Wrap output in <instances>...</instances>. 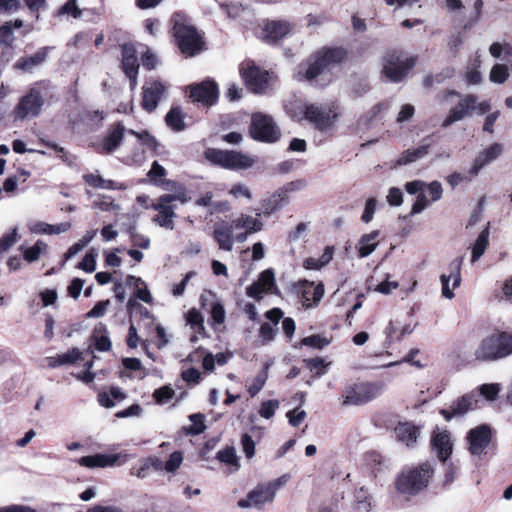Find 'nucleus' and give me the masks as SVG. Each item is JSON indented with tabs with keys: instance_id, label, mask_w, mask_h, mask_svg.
<instances>
[{
	"instance_id": "obj_1",
	"label": "nucleus",
	"mask_w": 512,
	"mask_h": 512,
	"mask_svg": "<svg viewBox=\"0 0 512 512\" xmlns=\"http://www.w3.org/2000/svg\"><path fill=\"white\" fill-rule=\"evenodd\" d=\"M346 51L340 47L323 48L313 55L307 64L297 67L296 78L315 86H325L332 81V68L342 62Z\"/></svg>"
},
{
	"instance_id": "obj_2",
	"label": "nucleus",
	"mask_w": 512,
	"mask_h": 512,
	"mask_svg": "<svg viewBox=\"0 0 512 512\" xmlns=\"http://www.w3.org/2000/svg\"><path fill=\"white\" fill-rule=\"evenodd\" d=\"M435 475V467L429 461L404 467L395 480L396 491L406 498L422 494Z\"/></svg>"
},
{
	"instance_id": "obj_3",
	"label": "nucleus",
	"mask_w": 512,
	"mask_h": 512,
	"mask_svg": "<svg viewBox=\"0 0 512 512\" xmlns=\"http://www.w3.org/2000/svg\"><path fill=\"white\" fill-rule=\"evenodd\" d=\"M173 35L182 54L194 56L202 50L203 41L196 28L190 24L187 16L176 12L172 16Z\"/></svg>"
},
{
	"instance_id": "obj_4",
	"label": "nucleus",
	"mask_w": 512,
	"mask_h": 512,
	"mask_svg": "<svg viewBox=\"0 0 512 512\" xmlns=\"http://www.w3.org/2000/svg\"><path fill=\"white\" fill-rule=\"evenodd\" d=\"M512 354V334H491L480 342L474 352L476 360L495 361Z\"/></svg>"
},
{
	"instance_id": "obj_5",
	"label": "nucleus",
	"mask_w": 512,
	"mask_h": 512,
	"mask_svg": "<svg viewBox=\"0 0 512 512\" xmlns=\"http://www.w3.org/2000/svg\"><path fill=\"white\" fill-rule=\"evenodd\" d=\"M289 113L295 121L307 120L318 130L330 128L337 116L329 107L301 103L291 106Z\"/></svg>"
},
{
	"instance_id": "obj_6",
	"label": "nucleus",
	"mask_w": 512,
	"mask_h": 512,
	"mask_svg": "<svg viewBox=\"0 0 512 512\" xmlns=\"http://www.w3.org/2000/svg\"><path fill=\"white\" fill-rule=\"evenodd\" d=\"M46 88L43 82H37L28 89L13 109L12 114L15 121L34 118L41 113Z\"/></svg>"
},
{
	"instance_id": "obj_7",
	"label": "nucleus",
	"mask_w": 512,
	"mask_h": 512,
	"mask_svg": "<svg viewBox=\"0 0 512 512\" xmlns=\"http://www.w3.org/2000/svg\"><path fill=\"white\" fill-rule=\"evenodd\" d=\"M289 481V475H282L270 482L257 485L246 498L238 501L240 508H262L274 500L276 491Z\"/></svg>"
},
{
	"instance_id": "obj_8",
	"label": "nucleus",
	"mask_w": 512,
	"mask_h": 512,
	"mask_svg": "<svg viewBox=\"0 0 512 512\" xmlns=\"http://www.w3.org/2000/svg\"><path fill=\"white\" fill-rule=\"evenodd\" d=\"M207 160L229 170H242L252 167L256 160L248 154L233 150L208 149Z\"/></svg>"
},
{
	"instance_id": "obj_9",
	"label": "nucleus",
	"mask_w": 512,
	"mask_h": 512,
	"mask_svg": "<svg viewBox=\"0 0 512 512\" xmlns=\"http://www.w3.org/2000/svg\"><path fill=\"white\" fill-rule=\"evenodd\" d=\"M384 391V384L381 382H365L355 384L346 389L342 395L343 405H364L377 397Z\"/></svg>"
},
{
	"instance_id": "obj_10",
	"label": "nucleus",
	"mask_w": 512,
	"mask_h": 512,
	"mask_svg": "<svg viewBox=\"0 0 512 512\" xmlns=\"http://www.w3.org/2000/svg\"><path fill=\"white\" fill-rule=\"evenodd\" d=\"M458 97L457 104L452 107L447 116L441 123L442 128H448L454 123L463 120L467 117L470 111L475 110L476 107V96L472 94L461 96V94L455 90H449L442 96V101H447L449 97Z\"/></svg>"
},
{
	"instance_id": "obj_11",
	"label": "nucleus",
	"mask_w": 512,
	"mask_h": 512,
	"mask_svg": "<svg viewBox=\"0 0 512 512\" xmlns=\"http://www.w3.org/2000/svg\"><path fill=\"white\" fill-rule=\"evenodd\" d=\"M250 133L255 140L267 143H273L280 137V131L273 118L261 112L252 115Z\"/></svg>"
},
{
	"instance_id": "obj_12",
	"label": "nucleus",
	"mask_w": 512,
	"mask_h": 512,
	"mask_svg": "<svg viewBox=\"0 0 512 512\" xmlns=\"http://www.w3.org/2000/svg\"><path fill=\"white\" fill-rule=\"evenodd\" d=\"M415 58L404 56L396 52L388 53L384 58L383 71L392 82H400L414 67Z\"/></svg>"
},
{
	"instance_id": "obj_13",
	"label": "nucleus",
	"mask_w": 512,
	"mask_h": 512,
	"mask_svg": "<svg viewBox=\"0 0 512 512\" xmlns=\"http://www.w3.org/2000/svg\"><path fill=\"white\" fill-rule=\"evenodd\" d=\"M240 73L251 92L262 94L267 90L270 76L266 70H262L253 62L247 61L240 65Z\"/></svg>"
},
{
	"instance_id": "obj_14",
	"label": "nucleus",
	"mask_w": 512,
	"mask_h": 512,
	"mask_svg": "<svg viewBox=\"0 0 512 512\" xmlns=\"http://www.w3.org/2000/svg\"><path fill=\"white\" fill-rule=\"evenodd\" d=\"M491 437L492 433L488 425L483 424L470 429L466 436L469 452L474 456L485 454Z\"/></svg>"
},
{
	"instance_id": "obj_15",
	"label": "nucleus",
	"mask_w": 512,
	"mask_h": 512,
	"mask_svg": "<svg viewBox=\"0 0 512 512\" xmlns=\"http://www.w3.org/2000/svg\"><path fill=\"white\" fill-rule=\"evenodd\" d=\"M462 261V257L452 260L447 267V273H443L440 276L442 296L446 299L454 298L455 294L453 290L458 288L461 284Z\"/></svg>"
},
{
	"instance_id": "obj_16",
	"label": "nucleus",
	"mask_w": 512,
	"mask_h": 512,
	"mask_svg": "<svg viewBox=\"0 0 512 512\" xmlns=\"http://www.w3.org/2000/svg\"><path fill=\"white\" fill-rule=\"evenodd\" d=\"M126 128L121 122L113 124L107 131L104 138L94 145L96 152L100 154H111L116 151L122 143Z\"/></svg>"
},
{
	"instance_id": "obj_17",
	"label": "nucleus",
	"mask_w": 512,
	"mask_h": 512,
	"mask_svg": "<svg viewBox=\"0 0 512 512\" xmlns=\"http://www.w3.org/2000/svg\"><path fill=\"white\" fill-rule=\"evenodd\" d=\"M133 458L132 455L129 454H95L90 456H84L79 459V464L81 466H85L88 468H95V467H111L114 465H123L128 460Z\"/></svg>"
},
{
	"instance_id": "obj_18",
	"label": "nucleus",
	"mask_w": 512,
	"mask_h": 512,
	"mask_svg": "<svg viewBox=\"0 0 512 512\" xmlns=\"http://www.w3.org/2000/svg\"><path fill=\"white\" fill-rule=\"evenodd\" d=\"M122 50V69L130 81V88L134 90L137 86L139 62L137 51L131 44H124Z\"/></svg>"
},
{
	"instance_id": "obj_19",
	"label": "nucleus",
	"mask_w": 512,
	"mask_h": 512,
	"mask_svg": "<svg viewBox=\"0 0 512 512\" xmlns=\"http://www.w3.org/2000/svg\"><path fill=\"white\" fill-rule=\"evenodd\" d=\"M190 98L193 101L201 103L205 106H211L218 99V87L214 81H203L199 84L191 86Z\"/></svg>"
},
{
	"instance_id": "obj_20",
	"label": "nucleus",
	"mask_w": 512,
	"mask_h": 512,
	"mask_svg": "<svg viewBox=\"0 0 512 512\" xmlns=\"http://www.w3.org/2000/svg\"><path fill=\"white\" fill-rule=\"evenodd\" d=\"M324 296V285L304 280L300 283V303L306 308L316 307Z\"/></svg>"
},
{
	"instance_id": "obj_21",
	"label": "nucleus",
	"mask_w": 512,
	"mask_h": 512,
	"mask_svg": "<svg viewBox=\"0 0 512 512\" xmlns=\"http://www.w3.org/2000/svg\"><path fill=\"white\" fill-rule=\"evenodd\" d=\"M477 402V394L472 392L455 400L449 409H441L440 414L449 421L455 416H463L468 411L474 409Z\"/></svg>"
},
{
	"instance_id": "obj_22",
	"label": "nucleus",
	"mask_w": 512,
	"mask_h": 512,
	"mask_svg": "<svg viewBox=\"0 0 512 512\" xmlns=\"http://www.w3.org/2000/svg\"><path fill=\"white\" fill-rule=\"evenodd\" d=\"M167 87L160 81H153L143 86L142 107L152 112L165 95Z\"/></svg>"
},
{
	"instance_id": "obj_23",
	"label": "nucleus",
	"mask_w": 512,
	"mask_h": 512,
	"mask_svg": "<svg viewBox=\"0 0 512 512\" xmlns=\"http://www.w3.org/2000/svg\"><path fill=\"white\" fill-rule=\"evenodd\" d=\"M151 208L157 211V215L153 218L154 223L165 229H174V219L176 218L175 206L167 201L162 202V196H160L151 205Z\"/></svg>"
},
{
	"instance_id": "obj_24",
	"label": "nucleus",
	"mask_w": 512,
	"mask_h": 512,
	"mask_svg": "<svg viewBox=\"0 0 512 512\" xmlns=\"http://www.w3.org/2000/svg\"><path fill=\"white\" fill-rule=\"evenodd\" d=\"M432 449L440 461L445 462L451 455L453 443L447 430L437 428L431 438Z\"/></svg>"
},
{
	"instance_id": "obj_25",
	"label": "nucleus",
	"mask_w": 512,
	"mask_h": 512,
	"mask_svg": "<svg viewBox=\"0 0 512 512\" xmlns=\"http://www.w3.org/2000/svg\"><path fill=\"white\" fill-rule=\"evenodd\" d=\"M234 231H236L232 222L221 221L214 225L213 237L221 250L232 251L234 246Z\"/></svg>"
},
{
	"instance_id": "obj_26",
	"label": "nucleus",
	"mask_w": 512,
	"mask_h": 512,
	"mask_svg": "<svg viewBox=\"0 0 512 512\" xmlns=\"http://www.w3.org/2000/svg\"><path fill=\"white\" fill-rule=\"evenodd\" d=\"M502 152L503 148L500 144L494 143L490 145L487 149L477 155L469 171L470 174L477 175L484 166L498 158Z\"/></svg>"
},
{
	"instance_id": "obj_27",
	"label": "nucleus",
	"mask_w": 512,
	"mask_h": 512,
	"mask_svg": "<svg viewBox=\"0 0 512 512\" xmlns=\"http://www.w3.org/2000/svg\"><path fill=\"white\" fill-rule=\"evenodd\" d=\"M292 30V26L285 20H276L268 22L263 28V36L267 42H276Z\"/></svg>"
},
{
	"instance_id": "obj_28",
	"label": "nucleus",
	"mask_w": 512,
	"mask_h": 512,
	"mask_svg": "<svg viewBox=\"0 0 512 512\" xmlns=\"http://www.w3.org/2000/svg\"><path fill=\"white\" fill-rule=\"evenodd\" d=\"M394 432L396 439L406 446L414 445L419 436V428L408 422L399 423Z\"/></svg>"
},
{
	"instance_id": "obj_29",
	"label": "nucleus",
	"mask_w": 512,
	"mask_h": 512,
	"mask_svg": "<svg viewBox=\"0 0 512 512\" xmlns=\"http://www.w3.org/2000/svg\"><path fill=\"white\" fill-rule=\"evenodd\" d=\"M186 322L193 330V335L190 337V341L192 343H196L205 335L204 318L196 308H192L186 314Z\"/></svg>"
},
{
	"instance_id": "obj_30",
	"label": "nucleus",
	"mask_w": 512,
	"mask_h": 512,
	"mask_svg": "<svg viewBox=\"0 0 512 512\" xmlns=\"http://www.w3.org/2000/svg\"><path fill=\"white\" fill-rule=\"evenodd\" d=\"M47 57L46 49H42L37 51L31 56L22 57L18 59L14 67L18 70H22L24 72H31L35 67L39 66L41 63L45 61Z\"/></svg>"
},
{
	"instance_id": "obj_31",
	"label": "nucleus",
	"mask_w": 512,
	"mask_h": 512,
	"mask_svg": "<svg viewBox=\"0 0 512 512\" xmlns=\"http://www.w3.org/2000/svg\"><path fill=\"white\" fill-rule=\"evenodd\" d=\"M83 179L88 185L94 188H101L107 190H125L127 188V186L123 183L104 179L98 174H85L83 176Z\"/></svg>"
},
{
	"instance_id": "obj_32",
	"label": "nucleus",
	"mask_w": 512,
	"mask_h": 512,
	"mask_svg": "<svg viewBox=\"0 0 512 512\" xmlns=\"http://www.w3.org/2000/svg\"><path fill=\"white\" fill-rule=\"evenodd\" d=\"M379 231L364 234L358 242V253L360 258H365L372 254L378 246Z\"/></svg>"
},
{
	"instance_id": "obj_33",
	"label": "nucleus",
	"mask_w": 512,
	"mask_h": 512,
	"mask_svg": "<svg viewBox=\"0 0 512 512\" xmlns=\"http://www.w3.org/2000/svg\"><path fill=\"white\" fill-rule=\"evenodd\" d=\"M236 230H243L248 233H255L262 229V222L257 217L241 214L232 221Z\"/></svg>"
},
{
	"instance_id": "obj_34",
	"label": "nucleus",
	"mask_w": 512,
	"mask_h": 512,
	"mask_svg": "<svg viewBox=\"0 0 512 512\" xmlns=\"http://www.w3.org/2000/svg\"><path fill=\"white\" fill-rule=\"evenodd\" d=\"M430 144H423L414 149L405 150L397 159V165H407L422 159L429 153Z\"/></svg>"
},
{
	"instance_id": "obj_35",
	"label": "nucleus",
	"mask_w": 512,
	"mask_h": 512,
	"mask_svg": "<svg viewBox=\"0 0 512 512\" xmlns=\"http://www.w3.org/2000/svg\"><path fill=\"white\" fill-rule=\"evenodd\" d=\"M165 176L166 169L157 161H154L147 173V177L149 178L150 182L155 186H161L163 188L169 185L175 186V182L165 179Z\"/></svg>"
},
{
	"instance_id": "obj_36",
	"label": "nucleus",
	"mask_w": 512,
	"mask_h": 512,
	"mask_svg": "<svg viewBox=\"0 0 512 512\" xmlns=\"http://www.w3.org/2000/svg\"><path fill=\"white\" fill-rule=\"evenodd\" d=\"M334 248L327 246L319 258L309 257L304 261V267L309 270H318L327 265L332 259Z\"/></svg>"
},
{
	"instance_id": "obj_37",
	"label": "nucleus",
	"mask_w": 512,
	"mask_h": 512,
	"mask_svg": "<svg viewBox=\"0 0 512 512\" xmlns=\"http://www.w3.org/2000/svg\"><path fill=\"white\" fill-rule=\"evenodd\" d=\"M489 245V229L486 227L477 237L474 244L471 246L472 250V263L477 262L485 253Z\"/></svg>"
},
{
	"instance_id": "obj_38",
	"label": "nucleus",
	"mask_w": 512,
	"mask_h": 512,
	"mask_svg": "<svg viewBox=\"0 0 512 512\" xmlns=\"http://www.w3.org/2000/svg\"><path fill=\"white\" fill-rule=\"evenodd\" d=\"M106 332V327L103 324L97 325L93 331L91 338L98 351L104 352L111 349V341Z\"/></svg>"
},
{
	"instance_id": "obj_39",
	"label": "nucleus",
	"mask_w": 512,
	"mask_h": 512,
	"mask_svg": "<svg viewBox=\"0 0 512 512\" xmlns=\"http://www.w3.org/2000/svg\"><path fill=\"white\" fill-rule=\"evenodd\" d=\"M81 358V352L77 348H73L70 351L57 355L49 359L50 367H58L66 364L75 363Z\"/></svg>"
},
{
	"instance_id": "obj_40",
	"label": "nucleus",
	"mask_w": 512,
	"mask_h": 512,
	"mask_svg": "<svg viewBox=\"0 0 512 512\" xmlns=\"http://www.w3.org/2000/svg\"><path fill=\"white\" fill-rule=\"evenodd\" d=\"M365 461L367 465L371 467L375 475H377V473H380L385 469H388L387 460L381 453L377 451L368 452L365 456Z\"/></svg>"
},
{
	"instance_id": "obj_41",
	"label": "nucleus",
	"mask_w": 512,
	"mask_h": 512,
	"mask_svg": "<svg viewBox=\"0 0 512 512\" xmlns=\"http://www.w3.org/2000/svg\"><path fill=\"white\" fill-rule=\"evenodd\" d=\"M166 124L174 131H182L185 129L184 116L180 107H173L167 113Z\"/></svg>"
},
{
	"instance_id": "obj_42",
	"label": "nucleus",
	"mask_w": 512,
	"mask_h": 512,
	"mask_svg": "<svg viewBox=\"0 0 512 512\" xmlns=\"http://www.w3.org/2000/svg\"><path fill=\"white\" fill-rule=\"evenodd\" d=\"M22 20L8 21L0 26V44L10 45L14 41L13 29L21 28Z\"/></svg>"
},
{
	"instance_id": "obj_43",
	"label": "nucleus",
	"mask_w": 512,
	"mask_h": 512,
	"mask_svg": "<svg viewBox=\"0 0 512 512\" xmlns=\"http://www.w3.org/2000/svg\"><path fill=\"white\" fill-rule=\"evenodd\" d=\"M164 189L175 190V193L162 195V202L167 201L168 203L171 204L173 201H179L184 204L190 200V197L187 195L186 188L178 185L176 182L175 186L169 185L167 187H164Z\"/></svg>"
},
{
	"instance_id": "obj_44",
	"label": "nucleus",
	"mask_w": 512,
	"mask_h": 512,
	"mask_svg": "<svg viewBox=\"0 0 512 512\" xmlns=\"http://www.w3.org/2000/svg\"><path fill=\"white\" fill-rule=\"evenodd\" d=\"M268 368L269 365L265 364L254 377L251 385L248 387V393L250 394L251 397H255L264 387L268 379Z\"/></svg>"
},
{
	"instance_id": "obj_45",
	"label": "nucleus",
	"mask_w": 512,
	"mask_h": 512,
	"mask_svg": "<svg viewBox=\"0 0 512 512\" xmlns=\"http://www.w3.org/2000/svg\"><path fill=\"white\" fill-rule=\"evenodd\" d=\"M128 134L134 135L138 138L140 144L145 146L148 150L153 152H157V148L159 147V143L157 140L147 131L143 130L141 132H137L135 130L129 129L127 131Z\"/></svg>"
},
{
	"instance_id": "obj_46",
	"label": "nucleus",
	"mask_w": 512,
	"mask_h": 512,
	"mask_svg": "<svg viewBox=\"0 0 512 512\" xmlns=\"http://www.w3.org/2000/svg\"><path fill=\"white\" fill-rule=\"evenodd\" d=\"M217 459L224 464L232 466L233 471L239 469L238 457L234 447H226L225 449L218 451Z\"/></svg>"
},
{
	"instance_id": "obj_47",
	"label": "nucleus",
	"mask_w": 512,
	"mask_h": 512,
	"mask_svg": "<svg viewBox=\"0 0 512 512\" xmlns=\"http://www.w3.org/2000/svg\"><path fill=\"white\" fill-rule=\"evenodd\" d=\"M189 420L193 423L192 426L186 428L187 434L190 435H199L203 433L206 429L205 426V416L201 413L191 414L189 416Z\"/></svg>"
},
{
	"instance_id": "obj_48",
	"label": "nucleus",
	"mask_w": 512,
	"mask_h": 512,
	"mask_svg": "<svg viewBox=\"0 0 512 512\" xmlns=\"http://www.w3.org/2000/svg\"><path fill=\"white\" fill-rule=\"evenodd\" d=\"M47 249V244L42 240H38L32 247L24 250V259L31 263L39 259L41 253Z\"/></svg>"
},
{
	"instance_id": "obj_49",
	"label": "nucleus",
	"mask_w": 512,
	"mask_h": 512,
	"mask_svg": "<svg viewBox=\"0 0 512 512\" xmlns=\"http://www.w3.org/2000/svg\"><path fill=\"white\" fill-rule=\"evenodd\" d=\"M278 333V327H275L269 322H265L261 325L259 330V336L263 345L272 342Z\"/></svg>"
},
{
	"instance_id": "obj_50",
	"label": "nucleus",
	"mask_w": 512,
	"mask_h": 512,
	"mask_svg": "<svg viewBox=\"0 0 512 512\" xmlns=\"http://www.w3.org/2000/svg\"><path fill=\"white\" fill-rule=\"evenodd\" d=\"M501 389L502 387L499 383L483 384L479 387V395L488 401H493L497 398Z\"/></svg>"
},
{
	"instance_id": "obj_51",
	"label": "nucleus",
	"mask_w": 512,
	"mask_h": 512,
	"mask_svg": "<svg viewBox=\"0 0 512 512\" xmlns=\"http://www.w3.org/2000/svg\"><path fill=\"white\" fill-rule=\"evenodd\" d=\"M371 496L364 487H360L355 492V500L358 504V508L363 512H368L371 507Z\"/></svg>"
},
{
	"instance_id": "obj_52",
	"label": "nucleus",
	"mask_w": 512,
	"mask_h": 512,
	"mask_svg": "<svg viewBox=\"0 0 512 512\" xmlns=\"http://www.w3.org/2000/svg\"><path fill=\"white\" fill-rule=\"evenodd\" d=\"M508 68L504 64H495L490 72V80L494 83H504L508 78Z\"/></svg>"
},
{
	"instance_id": "obj_53",
	"label": "nucleus",
	"mask_w": 512,
	"mask_h": 512,
	"mask_svg": "<svg viewBox=\"0 0 512 512\" xmlns=\"http://www.w3.org/2000/svg\"><path fill=\"white\" fill-rule=\"evenodd\" d=\"M279 401L278 400H268L264 401L261 404L259 414L261 417L265 419H270L274 416L276 410L279 408Z\"/></svg>"
},
{
	"instance_id": "obj_54",
	"label": "nucleus",
	"mask_w": 512,
	"mask_h": 512,
	"mask_svg": "<svg viewBox=\"0 0 512 512\" xmlns=\"http://www.w3.org/2000/svg\"><path fill=\"white\" fill-rule=\"evenodd\" d=\"M329 344V341L320 335H311L301 340V345L315 349H322Z\"/></svg>"
},
{
	"instance_id": "obj_55",
	"label": "nucleus",
	"mask_w": 512,
	"mask_h": 512,
	"mask_svg": "<svg viewBox=\"0 0 512 512\" xmlns=\"http://www.w3.org/2000/svg\"><path fill=\"white\" fill-rule=\"evenodd\" d=\"M174 394L175 392L171 387L164 386L156 389L153 393V397L158 404H165L173 398Z\"/></svg>"
},
{
	"instance_id": "obj_56",
	"label": "nucleus",
	"mask_w": 512,
	"mask_h": 512,
	"mask_svg": "<svg viewBox=\"0 0 512 512\" xmlns=\"http://www.w3.org/2000/svg\"><path fill=\"white\" fill-rule=\"evenodd\" d=\"M266 290L267 293H271L275 286V278L272 270L267 269L260 274L259 280L257 281Z\"/></svg>"
},
{
	"instance_id": "obj_57",
	"label": "nucleus",
	"mask_w": 512,
	"mask_h": 512,
	"mask_svg": "<svg viewBox=\"0 0 512 512\" xmlns=\"http://www.w3.org/2000/svg\"><path fill=\"white\" fill-rule=\"evenodd\" d=\"M183 455L179 451L173 452L168 460L165 462V471L168 473H174L182 464Z\"/></svg>"
},
{
	"instance_id": "obj_58",
	"label": "nucleus",
	"mask_w": 512,
	"mask_h": 512,
	"mask_svg": "<svg viewBox=\"0 0 512 512\" xmlns=\"http://www.w3.org/2000/svg\"><path fill=\"white\" fill-rule=\"evenodd\" d=\"M28 229L32 234L51 235L52 224L43 221H33L28 224Z\"/></svg>"
},
{
	"instance_id": "obj_59",
	"label": "nucleus",
	"mask_w": 512,
	"mask_h": 512,
	"mask_svg": "<svg viewBox=\"0 0 512 512\" xmlns=\"http://www.w3.org/2000/svg\"><path fill=\"white\" fill-rule=\"evenodd\" d=\"M210 314H211L214 324L221 325L224 323L225 318H226V313H225L224 306L221 303H219V302L213 303L212 307H211Z\"/></svg>"
},
{
	"instance_id": "obj_60",
	"label": "nucleus",
	"mask_w": 512,
	"mask_h": 512,
	"mask_svg": "<svg viewBox=\"0 0 512 512\" xmlns=\"http://www.w3.org/2000/svg\"><path fill=\"white\" fill-rule=\"evenodd\" d=\"M241 446L246 458L251 459L255 455V442L249 434L241 436Z\"/></svg>"
},
{
	"instance_id": "obj_61",
	"label": "nucleus",
	"mask_w": 512,
	"mask_h": 512,
	"mask_svg": "<svg viewBox=\"0 0 512 512\" xmlns=\"http://www.w3.org/2000/svg\"><path fill=\"white\" fill-rule=\"evenodd\" d=\"M71 15L74 18L81 16V10L77 6L76 0H68L59 10L58 15Z\"/></svg>"
},
{
	"instance_id": "obj_62",
	"label": "nucleus",
	"mask_w": 512,
	"mask_h": 512,
	"mask_svg": "<svg viewBox=\"0 0 512 512\" xmlns=\"http://www.w3.org/2000/svg\"><path fill=\"white\" fill-rule=\"evenodd\" d=\"M479 65H480V59H479V56H477L473 61V64H472L473 67L471 69H469L466 73V81L469 84L476 85V84L480 83L481 74L477 70Z\"/></svg>"
},
{
	"instance_id": "obj_63",
	"label": "nucleus",
	"mask_w": 512,
	"mask_h": 512,
	"mask_svg": "<svg viewBox=\"0 0 512 512\" xmlns=\"http://www.w3.org/2000/svg\"><path fill=\"white\" fill-rule=\"evenodd\" d=\"M16 241L17 228L15 227L10 233H6L0 238V253L7 251Z\"/></svg>"
},
{
	"instance_id": "obj_64",
	"label": "nucleus",
	"mask_w": 512,
	"mask_h": 512,
	"mask_svg": "<svg viewBox=\"0 0 512 512\" xmlns=\"http://www.w3.org/2000/svg\"><path fill=\"white\" fill-rule=\"evenodd\" d=\"M376 208H377L376 199L369 198L365 203L364 211L361 216V219L364 223H369L373 219Z\"/></svg>"
}]
</instances>
